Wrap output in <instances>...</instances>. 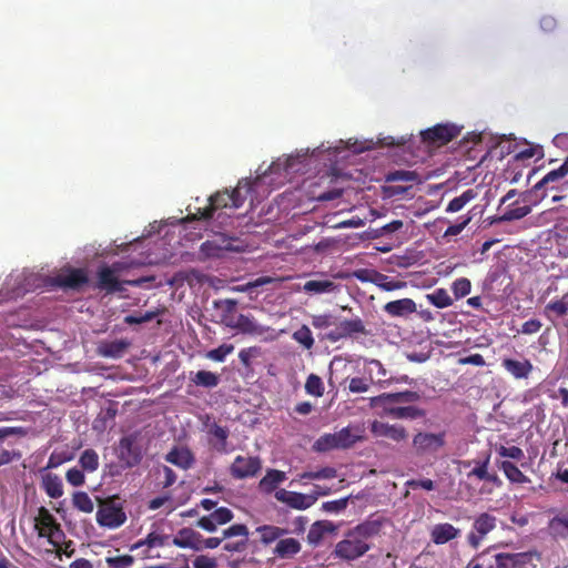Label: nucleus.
I'll list each match as a JSON object with an SVG mask.
<instances>
[{
  "mask_svg": "<svg viewBox=\"0 0 568 568\" xmlns=\"http://www.w3.org/2000/svg\"><path fill=\"white\" fill-rule=\"evenodd\" d=\"M252 190L253 182L247 178L242 179L232 191L224 190L212 194L209 197V205L205 207H197L195 212H191L189 206V214L181 222L209 221L213 217L214 212L220 209H239L244 204Z\"/></svg>",
  "mask_w": 568,
  "mask_h": 568,
  "instance_id": "nucleus-1",
  "label": "nucleus"
},
{
  "mask_svg": "<svg viewBox=\"0 0 568 568\" xmlns=\"http://www.w3.org/2000/svg\"><path fill=\"white\" fill-rule=\"evenodd\" d=\"M124 268L125 266L122 262H114L112 265H101L97 272L98 281L94 287L100 291H104L108 294H113L124 291L123 284L141 287L145 282L154 280L153 277H140L136 280L120 282L119 274Z\"/></svg>",
  "mask_w": 568,
  "mask_h": 568,
  "instance_id": "nucleus-2",
  "label": "nucleus"
},
{
  "mask_svg": "<svg viewBox=\"0 0 568 568\" xmlns=\"http://www.w3.org/2000/svg\"><path fill=\"white\" fill-rule=\"evenodd\" d=\"M372 548L371 542L361 539L353 529H349L333 550L335 558L353 561L364 556Z\"/></svg>",
  "mask_w": 568,
  "mask_h": 568,
  "instance_id": "nucleus-3",
  "label": "nucleus"
},
{
  "mask_svg": "<svg viewBox=\"0 0 568 568\" xmlns=\"http://www.w3.org/2000/svg\"><path fill=\"white\" fill-rule=\"evenodd\" d=\"M97 523L102 527L118 528L126 520V515L118 496L101 501L97 511Z\"/></svg>",
  "mask_w": 568,
  "mask_h": 568,
  "instance_id": "nucleus-4",
  "label": "nucleus"
},
{
  "mask_svg": "<svg viewBox=\"0 0 568 568\" xmlns=\"http://www.w3.org/2000/svg\"><path fill=\"white\" fill-rule=\"evenodd\" d=\"M412 445L417 456L436 457L446 445V432H418L414 435Z\"/></svg>",
  "mask_w": 568,
  "mask_h": 568,
  "instance_id": "nucleus-5",
  "label": "nucleus"
},
{
  "mask_svg": "<svg viewBox=\"0 0 568 568\" xmlns=\"http://www.w3.org/2000/svg\"><path fill=\"white\" fill-rule=\"evenodd\" d=\"M34 520L39 537L47 538L51 545L58 546L64 534L54 516L41 506Z\"/></svg>",
  "mask_w": 568,
  "mask_h": 568,
  "instance_id": "nucleus-6",
  "label": "nucleus"
},
{
  "mask_svg": "<svg viewBox=\"0 0 568 568\" xmlns=\"http://www.w3.org/2000/svg\"><path fill=\"white\" fill-rule=\"evenodd\" d=\"M460 134V128L453 123H440L420 132L422 141L428 146H443Z\"/></svg>",
  "mask_w": 568,
  "mask_h": 568,
  "instance_id": "nucleus-7",
  "label": "nucleus"
},
{
  "mask_svg": "<svg viewBox=\"0 0 568 568\" xmlns=\"http://www.w3.org/2000/svg\"><path fill=\"white\" fill-rule=\"evenodd\" d=\"M335 328L323 335L321 338L336 343L347 337H354L359 334H367L364 322L359 317L335 322Z\"/></svg>",
  "mask_w": 568,
  "mask_h": 568,
  "instance_id": "nucleus-8",
  "label": "nucleus"
},
{
  "mask_svg": "<svg viewBox=\"0 0 568 568\" xmlns=\"http://www.w3.org/2000/svg\"><path fill=\"white\" fill-rule=\"evenodd\" d=\"M262 469V460L257 456H242L235 457L230 467V473L235 479H244L255 477Z\"/></svg>",
  "mask_w": 568,
  "mask_h": 568,
  "instance_id": "nucleus-9",
  "label": "nucleus"
},
{
  "mask_svg": "<svg viewBox=\"0 0 568 568\" xmlns=\"http://www.w3.org/2000/svg\"><path fill=\"white\" fill-rule=\"evenodd\" d=\"M88 283L89 276L83 268L69 267L53 277V284L65 290L80 291Z\"/></svg>",
  "mask_w": 568,
  "mask_h": 568,
  "instance_id": "nucleus-10",
  "label": "nucleus"
},
{
  "mask_svg": "<svg viewBox=\"0 0 568 568\" xmlns=\"http://www.w3.org/2000/svg\"><path fill=\"white\" fill-rule=\"evenodd\" d=\"M119 459L128 468H132L141 463L142 452H141V448L136 444L135 435H128L120 439Z\"/></svg>",
  "mask_w": 568,
  "mask_h": 568,
  "instance_id": "nucleus-11",
  "label": "nucleus"
},
{
  "mask_svg": "<svg viewBox=\"0 0 568 568\" xmlns=\"http://www.w3.org/2000/svg\"><path fill=\"white\" fill-rule=\"evenodd\" d=\"M540 559L537 550H528L524 552H500L495 556L496 568H523L530 564L532 559Z\"/></svg>",
  "mask_w": 568,
  "mask_h": 568,
  "instance_id": "nucleus-12",
  "label": "nucleus"
},
{
  "mask_svg": "<svg viewBox=\"0 0 568 568\" xmlns=\"http://www.w3.org/2000/svg\"><path fill=\"white\" fill-rule=\"evenodd\" d=\"M371 432L374 437L387 438L395 443L404 442L408 437V433L404 426L397 424L392 425L379 420H374L371 424Z\"/></svg>",
  "mask_w": 568,
  "mask_h": 568,
  "instance_id": "nucleus-13",
  "label": "nucleus"
},
{
  "mask_svg": "<svg viewBox=\"0 0 568 568\" xmlns=\"http://www.w3.org/2000/svg\"><path fill=\"white\" fill-rule=\"evenodd\" d=\"M275 498L278 501L298 510L307 509L316 503V496L314 495H305L297 491H288L286 489L276 490Z\"/></svg>",
  "mask_w": 568,
  "mask_h": 568,
  "instance_id": "nucleus-14",
  "label": "nucleus"
},
{
  "mask_svg": "<svg viewBox=\"0 0 568 568\" xmlns=\"http://www.w3.org/2000/svg\"><path fill=\"white\" fill-rule=\"evenodd\" d=\"M501 366L515 379L528 378L534 369L531 362L527 358L519 361L510 357H505L501 361Z\"/></svg>",
  "mask_w": 568,
  "mask_h": 568,
  "instance_id": "nucleus-15",
  "label": "nucleus"
},
{
  "mask_svg": "<svg viewBox=\"0 0 568 568\" xmlns=\"http://www.w3.org/2000/svg\"><path fill=\"white\" fill-rule=\"evenodd\" d=\"M384 312L392 317H405L416 312V303L412 298H400L384 305Z\"/></svg>",
  "mask_w": 568,
  "mask_h": 568,
  "instance_id": "nucleus-16",
  "label": "nucleus"
},
{
  "mask_svg": "<svg viewBox=\"0 0 568 568\" xmlns=\"http://www.w3.org/2000/svg\"><path fill=\"white\" fill-rule=\"evenodd\" d=\"M165 460L182 469H189L195 462L193 453L187 447H173L165 456Z\"/></svg>",
  "mask_w": 568,
  "mask_h": 568,
  "instance_id": "nucleus-17",
  "label": "nucleus"
},
{
  "mask_svg": "<svg viewBox=\"0 0 568 568\" xmlns=\"http://www.w3.org/2000/svg\"><path fill=\"white\" fill-rule=\"evenodd\" d=\"M207 434L211 436L209 439L210 445L219 453H226L227 438L230 430L227 427L220 426L217 423L209 425Z\"/></svg>",
  "mask_w": 568,
  "mask_h": 568,
  "instance_id": "nucleus-18",
  "label": "nucleus"
},
{
  "mask_svg": "<svg viewBox=\"0 0 568 568\" xmlns=\"http://www.w3.org/2000/svg\"><path fill=\"white\" fill-rule=\"evenodd\" d=\"M201 534L193 530L192 528H182L178 531V535L173 538L172 544L180 548H191L194 550H201L200 545Z\"/></svg>",
  "mask_w": 568,
  "mask_h": 568,
  "instance_id": "nucleus-19",
  "label": "nucleus"
},
{
  "mask_svg": "<svg viewBox=\"0 0 568 568\" xmlns=\"http://www.w3.org/2000/svg\"><path fill=\"white\" fill-rule=\"evenodd\" d=\"M460 534V530L454 527L449 523L437 524L433 527L430 531L432 541L436 545L446 544L455 538H457Z\"/></svg>",
  "mask_w": 568,
  "mask_h": 568,
  "instance_id": "nucleus-20",
  "label": "nucleus"
},
{
  "mask_svg": "<svg viewBox=\"0 0 568 568\" xmlns=\"http://www.w3.org/2000/svg\"><path fill=\"white\" fill-rule=\"evenodd\" d=\"M129 346L130 342L126 339L105 341L99 344L98 353L103 357L120 358Z\"/></svg>",
  "mask_w": 568,
  "mask_h": 568,
  "instance_id": "nucleus-21",
  "label": "nucleus"
},
{
  "mask_svg": "<svg viewBox=\"0 0 568 568\" xmlns=\"http://www.w3.org/2000/svg\"><path fill=\"white\" fill-rule=\"evenodd\" d=\"M302 549L301 542L295 538H281L275 548L273 549V554L275 557L281 559H290L296 556Z\"/></svg>",
  "mask_w": 568,
  "mask_h": 568,
  "instance_id": "nucleus-22",
  "label": "nucleus"
},
{
  "mask_svg": "<svg viewBox=\"0 0 568 568\" xmlns=\"http://www.w3.org/2000/svg\"><path fill=\"white\" fill-rule=\"evenodd\" d=\"M383 528V520L381 519H369L365 520L354 528H352L355 534L363 539L365 542H369V540L376 536H378Z\"/></svg>",
  "mask_w": 568,
  "mask_h": 568,
  "instance_id": "nucleus-23",
  "label": "nucleus"
},
{
  "mask_svg": "<svg viewBox=\"0 0 568 568\" xmlns=\"http://www.w3.org/2000/svg\"><path fill=\"white\" fill-rule=\"evenodd\" d=\"M306 158L305 154L303 155H290L285 158L284 160L277 159L276 161L272 162V164L268 166L270 173H280L281 170H283L286 174L296 173L300 171L298 168H296V164H300L302 160Z\"/></svg>",
  "mask_w": 568,
  "mask_h": 568,
  "instance_id": "nucleus-24",
  "label": "nucleus"
},
{
  "mask_svg": "<svg viewBox=\"0 0 568 568\" xmlns=\"http://www.w3.org/2000/svg\"><path fill=\"white\" fill-rule=\"evenodd\" d=\"M286 474L278 469H268L258 483V489L264 494L273 493L280 484L285 481Z\"/></svg>",
  "mask_w": 568,
  "mask_h": 568,
  "instance_id": "nucleus-25",
  "label": "nucleus"
},
{
  "mask_svg": "<svg viewBox=\"0 0 568 568\" xmlns=\"http://www.w3.org/2000/svg\"><path fill=\"white\" fill-rule=\"evenodd\" d=\"M335 530V526L332 521L328 520H318L315 521L307 534V541L310 545L317 546L323 540L324 536L328 532H333Z\"/></svg>",
  "mask_w": 568,
  "mask_h": 568,
  "instance_id": "nucleus-26",
  "label": "nucleus"
},
{
  "mask_svg": "<svg viewBox=\"0 0 568 568\" xmlns=\"http://www.w3.org/2000/svg\"><path fill=\"white\" fill-rule=\"evenodd\" d=\"M41 487L50 498H60L63 495L62 479L53 473L42 475Z\"/></svg>",
  "mask_w": 568,
  "mask_h": 568,
  "instance_id": "nucleus-27",
  "label": "nucleus"
},
{
  "mask_svg": "<svg viewBox=\"0 0 568 568\" xmlns=\"http://www.w3.org/2000/svg\"><path fill=\"white\" fill-rule=\"evenodd\" d=\"M386 414L397 419H417L426 416L423 408L416 406H396L385 409Z\"/></svg>",
  "mask_w": 568,
  "mask_h": 568,
  "instance_id": "nucleus-28",
  "label": "nucleus"
},
{
  "mask_svg": "<svg viewBox=\"0 0 568 568\" xmlns=\"http://www.w3.org/2000/svg\"><path fill=\"white\" fill-rule=\"evenodd\" d=\"M226 325L244 334H261L263 332L258 324L245 314H240L235 321H227Z\"/></svg>",
  "mask_w": 568,
  "mask_h": 568,
  "instance_id": "nucleus-29",
  "label": "nucleus"
},
{
  "mask_svg": "<svg viewBox=\"0 0 568 568\" xmlns=\"http://www.w3.org/2000/svg\"><path fill=\"white\" fill-rule=\"evenodd\" d=\"M260 534V540L263 545L267 546L274 541H278L283 536L288 534V530L273 525H262L256 528Z\"/></svg>",
  "mask_w": 568,
  "mask_h": 568,
  "instance_id": "nucleus-30",
  "label": "nucleus"
},
{
  "mask_svg": "<svg viewBox=\"0 0 568 568\" xmlns=\"http://www.w3.org/2000/svg\"><path fill=\"white\" fill-rule=\"evenodd\" d=\"M498 468L504 473L506 478L513 484H528L530 479L526 476L514 463L503 460L499 463Z\"/></svg>",
  "mask_w": 568,
  "mask_h": 568,
  "instance_id": "nucleus-31",
  "label": "nucleus"
},
{
  "mask_svg": "<svg viewBox=\"0 0 568 568\" xmlns=\"http://www.w3.org/2000/svg\"><path fill=\"white\" fill-rule=\"evenodd\" d=\"M568 174V156L564 163L556 170L548 172L538 183L535 184L534 191L544 189L550 183L560 181Z\"/></svg>",
  "mask_w": 568,
  "mask_h": 568,
  "instance_id": "nucleus-32",
  "label": "nucleus"
},
{
  "mask_svg": "<svg viewBox=\"0 0 568 568\" xmlns=\"http://www.w3.org/2000/svg\"><path fill=\"white\" fill-rule=\"evenodd\" d=\"M478 196V192L475 189H467L460 195L449 201L446 212L456 213L462 211L466 204L475 200Z\"/></svg>",
  "mask_w": 568,
  "mask_h": 568,
  "instance_id": "nucleus-33",
  "label": "nucleus"
},
{
  "mask_svg": "<svg viewBox=\"0 0 568 568\" xmlns=\"http://www.w3.org/2000/svg\"><path fill=\"white\" fill-rule=\"evenodd\" d=\"M336 284L331 280H310L303 285V290L311 294L331 293L336 290Z\"/></svg>",
  "mask_w": 568,
  "mask_h": 568,
  "instance_id": "nucleus-34",
  "label": "nucleus"
},
{
  "mask_svg": "<svg viewBox=\"0 0 568 568\" xmlns=\"http://www.w3.org/2000/svg\"><path fill=\"white\" fill-rule=\"evenodd\" d=\"M496 521L497 519L495 516L488 513H483L478 517H476L473 524V528L477 534L486 536L488 532L496 528Z\"/></svg>",
  "mask_w": 568,
  "mask_h": 568,
  "instance_id": "nucleus-35",
  "label": "nucleus"
},
{
  "mask_svg": "<svg viewBox=\"0 0 568 568\" xmlns=\"http://www.w3.org/2000/svg\"><path fill=\"white\" fill-rule=\"evenodd\" d=\"M192 382L196 386H202L206 388L216 387L220 383V376L210 371H199L192 377Z\"/></svg>",
  "mask_w": 568,
  "mask_h": 568,
  "instance_id": "nucleus-36",
  "label": "nucleus"
},
{
  "mask_svg": "<svg viewBox=\"0 0 568 568\" xmlns=\"http://www.w3.org/2000/svg\"><path fill=\"white\" fill-rule=\"evenodd\" d=\"M79 464L81 468L85 471H95L100 465L98 453L92 448L85 449L79 458Z\"/></svg>",
  "mask_w": 568,
  "mask_h": 568,
  "instance_id": "nucleus-37",
  "label": "nucleus"
},
{
  "mask_svg": "<svg viewBox=\"0 0 568 568\" xmlns=\"http://www.w3.org/2000/svg\"><path fill=\"white\" fill-rule=\"evenodd\" d=\"M72 504L74 508L85 514H90L94 509L93 501L85 491H75L72 495Z\"/></svg>",
  "mask_w": 568,
  "mask_h": 568,
  "instance_id": "nucleus-38",
  "label": "nucleus"
},
{
  "mask_svg": "<svg viewBox=\"0 0 568 568\" xmlns=\"http://www.w3.org/2000/svg\"><path fill=\"white\" fill-rule=\"evenodd\" d=\"M334 434L339 449L349 448L361 439V436L352 434L349 427H344Z\"/></svg>",
  "mask_w": 568,
  "mask_h": 568,
  "instance_id": "nucleus-39",
  "label": "nucleus"
},
{
  "mask_svg": "<svg viewBox=\"0 0 568 568\" xmlns=\"http://www.w3.org/2000/svg\"><path fill=\"white\" fill-rule=\"evenodd\" d=\"M426 298L438 308H445L453 304V300L445 288L435 290L433 293L427 294Z\"/></svg>",
  "mask_w": 568,
  "mask_h": 568,
  "instance_id": "nucleus-40",
  "label": "nucleus"
},
{
  "mask_svg": "<svg viewBox=\"0 0 568 568\" xmlns=\"http://www.w3.org/2000/svg\"><path fill=\"white\" fill-rule=\"evenodd\" d=\"M313 449L317 453H326L333 449H339L336 443L335 434H324L313 444Z\"/></svg>",
  "mask_w": 568,
  "mask_h": 568,
  "instance_id": "nucleus-41",
  "label": "nucleus"
},
{
  "mask_svg": "<svg viewBox=\"0 0 568 568\" xmlns=\"http://www.w3.org/2000/svg\"><path fill=\"white\" fill-rule=\"evenodd\" d=\"M374 282L379 288L386 292L402 290L406 286V283L404 281L390 278L387 275L381 273H377Z\"/></svg>",
  "mask_w": 568,
  "mask_h": 568,
  "instance_id": "nucleus-42",
  "label": "nucleus"
},
{
  "mask_svg": "<svg viewBox=\"0 0 568 568\" xmlns=\"http://www.w3.org/2000/svg\"><path fill=\"white\" fill-rule=\"evenodd\" d=\"M549 313L556 314L558 317H562L568 313V292L560 300L551 301L545 306V314L549 316Z\"/></svg>",
  "mask_w": 568,
  "mask_h": 568,
  "instance_id": "nucleus-43",
  "label": "nucleus"
},
{
  "mask_svg": "<svg viewBox=\"0 0 568 568\" xmlns=\"http://www.w3.org/2000/svg\"><path fill=\"white\" fill-rule=\"evenodd\" d=\"M292 338L301 344L305 349H311L314 346V338L312 332L307 325H302L298 329H296Z\"/></svg>",
  "mask_w": 568,
  "mask_h": 568,
  "instance_id": "nucleus-44",
  "label": "nucleus"
},
{
  "mask_svg": "<svg viewBox=\"0 0 568 568\" xmlns=\"http://www.w3.org/2000/svg\"><path fill=\"white\" fill-rule=\"evenodd\" d=\"M531 212V207L529 205L523 206H509L505 213L498 219L500 222H509L515 220H520L527 216Z\"/></svg>",
  "mask_w": 568,
  "mask_h": 568,
  "instance_id": "nucleus-45",
  "label": "nucleus"
},
{
  "mask_svg": "<svg viewBox=\"0 0 568 568\" xmlns=\"http://www.w3.org/2000/svg\"><path fill=\"white\" fill-rule=\"evenodd\" d=\"M418 174L415 171L395 170L386 174V182H415Z\"/></svg>",
  "mask_w": 568,
  "mask_h": 568,
  "instance_id": "nucleus-46",
  "label": "nucleus"
},
{
  "mask_svg": "<svg viewBox=\"0 0 568 568\" xmlns=\"http://www.w3.org/2000/svg\"><path fill=\"white\" fill-rule=\"evenodd\" d=\"M305 390L307 394L321 397L324 394V385L320 376L311 374L305 383Z\"/></svg>",
  "mask_w": 568,
  "mask_h": 568,
  "instance_id": "nucleus-47",
  "label": "nucleus"
},
{
  "mask_svg": "<svg viewBox=\"0 0 568 568\" xmlns=\"http://www.w3.org/2000/svg\"><path fill=\"white\" fill-rule=\"evenodd\" d=\"M337 476V471L333 467H324L316 471H305L301 475V479H332Z\"/></svg>",
  "mask_w": 568,
  "mask_h": 568,
  "instance_id": "nucleus-48",
  "label": "nucleus"
},
{
  "mask_svg": "<svg viewBox=\"0 0 568 568\" xmlns=\"http://www.w3.org/2000/svg\"><path fill=\"white\" fill-rule=\"evenodd\" d=\"M133 562L134 558L131 555H121L105 558L108 568H130Z\"/></svg>",
  "mask_w": 568,
  "mask_h": 568,
  "instance_id": "nucleus-49",
  "label": "nucleus"
},
{
  "mask_svg": "<svg viewBox=\"0 0 568 568\" xmlns=\"http://www.w3.org/2000/svg\"><path fill=\"white\" fill-rule=\"evenodd\" d=\"M248 528L244 524H234L222 531L224 540L232 537H242L241 539H248Z\"/></svg>",
  "mask_w": 568,
  "mask_h": 568,
  "instance_id": "nucleus-50",
  "label": "nucleus"
},
{
  "mask_svg": "<svg viewBox=\"0 0 568 568\" xmlns=\"http://www.w3.org/2000/svg\"><path fill=\"white\" fill-rule=\"evenodd\" d=\"M471 283L466 277L457 278L453 285L452 290L456 298L465 297L470 293Z\"/></svg>",
  "mask_w": 568,
  "mask_h": 568,
  "instance_id": "nucleus-51",
  "label": "nucleus"
},
{
  "mask_svg": "<svg viewBox=\"0 0 568 568\" xmlns=\"http://www.w3.org/2000/svg\"><path fill=\"white\" fill-rule=\"evenodd\" d=\"M311 324L316 329H325L332 325H335V317L332 314L312 315Z\"/></svg>",
  "mask_w": 568,
  "mask_h": 568,
  "instance_id": "nucleus-52",
  "label": "nucleus"
},
{
  "mask_svg": "<svg viewBox=\"0 0 568 568\" xmlns=\"http://www.w3.org/2000/svg\"><path fill=\"white\" fill-rule=\"evenodd\" d=\"M496 452L500 457L520 460L525 457L524 450L518 446H504L497 447Z\"/></svg>",
  "mask_w": 568,
  "mask_h": 568,
  "instance_id": "nucleus-53",
  "label": "nucleus"
},
{
  "mask_svg": "<svg viewBox=\"0 0 568 568\" xmlns=\"http://www.w3.org/2000/svg\"><path fill=\"white\" fill-rule=\"evenodd\" d=\"M234 351L232 344H222L217 348L211 349L207 353V357L215 362H223L225 357Z\"/></svg>",
  "mask_w": 568,
  "mask_h": 568,
  "instance_id": "nucleus-54",
  "label": "nucleus"
},
{
  "mask_svg": "<svg viewBox=\"0 0 568 568\" xmlns=\"http://www.w3.org/2000/svg\"><path fill=\"white\" fill-rule=\"evenodd\" d=\"M476 464H477L476 467L467 474V477L468 478L476 477L480 480H486V478H488V474H489V471H488L489 456L484 460L477 462Z\"/></svg>",
  "mask_w": 568,
  "mask_h": 568,
  "instance_id": "nucleus-55",
  "label": "nucleus"
},
{
  "mask_svg": "<svg viewBox=\"0 0 568 568\" xmlns=\"http://www.w3.org/2000/svg\"><path fill=\"white\" fill-rule=\"evenodd\" d=\"M473 211H469L467 213V215L465 217H463V221L459 222V223H456V224H453V225H449L444 235L445 236H455V235H458L463 232V230L470 223V221L473 220Z\"/></svg>",
  "mask_w": 568,
  "mask_h": 568,
  "instance_id": "nucleus-56",
  "label": "nucleus"
},
{
  "mask_svg": "<svg viewBox=\"0 0 568 568\" xmlns=\"http://www.w3.org/2000/svg\"><path fill=\"white\" fill-rule=\"evenodd\" d=\"M216 525H224L233 519V513L227 507H220L210 514Z\"/></svg>",
  "mask_w": 568,
  "mask_h": 568,
  "instance_id": "nucleus-57",
  "label": "nucleus"
},
{
  "mask_svg": "<svg viewBox=\"0 0 568 568\" xmlns=\"http://www.w3.org/2000/svg\"><path fill=\"white\" fill-rule=\"evenodd\" d=\"M348 505V497L325 501L322 505V509L327 513H341L343 511Z\"/></svg>",
  "mask_w": 568,
  "mask_h": 568,
  "instance_id": "nucleus-58",
  "label": "nucleus"
},
{
  "mask_svg": "<svg viewBox=\"0 0 568 568\" xmlns=\"http://www.w3.org/2000/svg\"><path fill=\"white\" fill-rule=\"evenodd\" d=\"M65 478L67 481L74 487L82 486L85 481L83 469L77 467L70 468L65 474Z\"/></svg>",
  "mask_w": 568,
  "mask_h": 568,
  "instance_id": "nucleus-59",
  "label": "nucleus"
},
{
  "mask_svg": "<svg viewBox=\"0 0 568 568\" xmlns=\"http://www.w3.org/2000/svg\"><path fill=\"white\" fill-rule=\"evenodd\" d=\"M168 539H169V536H166V535H161L155 531H151L144 538V542H146V546L149 548L163 547L166 545Z\"/></svg>",
  "mask_w": 568,
  "mask_h": 568,
  "instance_id": "nucleus-60",
  "label": "nucleus"
},
{
  "mask_svg": "<svg viewBox=\"0 0 568 568\" xmlns=\"http://www.w3.org/2000/svg\"><path fill=\"white\" fill-rule=\"evenodd\" d=\"M387 403H400L399 392L397 393H383L378 396L372 397L371 405L375 406L378 404Z\"/></svg>",
  "mask_w": 568,
  "mask_h": 568,
  "instance_id": "nucleus-61",
  "label": "nucleus"
},
{
  "mask_svg": "<svg viewBox=\"0 0 568 568\" xmlns=\"http://www.w3.org/2000/svg\"><path fill=\"white\" fill-rule=\"evenodd\" d=\"M260 355V348L256 346L243 348L239 353V358L245 367L251 366L252 357Z\"/></svg>",
  "mask_w": 568,
  "mask_h": 568,
  "instance_id": "nucleus-62",
  "label": "nucleus"
},
{
  "mask_svg": "<svg viewBox=\"0 0 568 568\" xmlns=\"http://www.w3.org/2000/svg\"><path fill=\"white\" fill-rule=\"evenodd\" d=\"M193 568H217V561L213 557L200 555L193 560Z\"/></svg>",
  "mask_w": 568,
  "mask_h": 568,
  "instance_id": "nucleus-63",
  "label": "nucleus"
},
{
  "mask_svg": "<svg viewBox=\"0 0 568 568\" xmlns=\"http://www.w3.org/2000/svg\"><path fill=\"white\" fill-rule=\"evenodd\" d=\"M348 389L352 393H365L369 389V383L362 377H353L349 381Z\"/></svg>",
  "mask_w": 568,
  "mask_h": 568,
  "instance_id": "nucleus-64",
  "label": "nucleus"
}]
</instances>
